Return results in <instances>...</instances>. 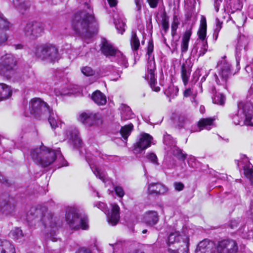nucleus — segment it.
I'll use <instances>...</instances> for the list:
<instances>
[{"mask_svg":"<svg viewBox=\"0 0 253 253\" xmlns=\"http://www.w3.org/2000/svg\"><path fill=\"white\" fill-rule=\"evenodd\" d=\"M90 168L97 177H98L100 179L103 181L105 180L106 178V174L104 171L99 169L95 166H90Z\"/></svg>","mask_w":253,"mask_h":253,"instance_id":"ea45409f","label":"nucleus"},{"mask_svg":"<svg viewBox=\"0 0 253 253\" xmlns=\"http://www.w3.org/2000/svg\"><path fill=\"white\" fill-rule=\"evenodd\" d=\"M27 220L29 222L34 220L41 221L45 228L49 229L50 233L47 235L48 238L53 242L57 240L55 236L59 224L57 223L56 218L53 215L49 214H43L41 209L32 207L27 213Z\"/></svg>","mask_w":253,"mask_h":253,"instance_id":"f03ea898","label":"nucleus"},{"mask_svg":"<svg viewBox=\"0 0 253 253\" xmlns=\"http://www.w3.org/2000/svg\"><path fill=\"white\" fill-rule=\"evenodd\" d=\"M188 164L190 167L192 168H197V162L194 157L190 156L187 161Z\"/></svg>","mask_w":253,"mask_h":253,"instance_id":"5fc2aeb1","label":"nucleus"},{"mask_svg":"<svg viewBox=\"0 0 253 253\" xmlns=\"http://www.w3.org/2000/svg\"><path fill=\"white\" fill-rule=\"evenodd\" d=\"M173 185L175 189L178 191L182 190L184 187V184L181 182H175Z\"/></svg>","mask_w":253,"mask_h":253,"instance_id":"4d7b16f0","label":"nucleus"},{"mask_svg":"<svg viewBox=\"0 0 253 253\" xmlns=\"http://www.w3.org/2000/svg\"><path fill=\"white\" fill-rule=\"evenodd\" d=\"M148 60L147 63L148 74L146 76L147 79L149 80V83L152 89L156 92H158L160 91V88L159 86H155L157 82L155 76L156 65L154 60V57H153L152 59H148Z\"/></svg>","mask_w":253,"mask_h":253,"instance_id":"f3484780","label":"nucleus"},{"mask_svg":"<svg viewBox=\"0 0 253 253\" xmlns=\"http://www.w3.org/2000/svg\"><path fill=\"white\" fill-rule=\"evenodd\" d=\"M115 191L116 194L120 197H123L124 196L125 192L122 187L116 186L115 188Z\"/></svg>","mask_w":253,"mask_h":253,"instance_id":"6e6d98bb","label":"nucleus"},{"mask_svg":"<svg viewBox=\"0 0 253 253\" xmlns=\"http://www.w3.org/2000/svg\"><path fill=\"white\" fill-rule=\"evenodd\" d=\"M47 116H48V122L52 129H55L56 127H58L60 124L58 117L53 112L51 109H50V112Z\"/></svg>","mask_w":253,"mask_h":253,"instance_id":"2f4dec72","label":"nucleus"},{"mask_svg":"<svg viewBox=\"0 0 253 253\" xmlns=\"http://www.w3.org/2000/svg\"><path fill=\"white\" fill-rule=\"evenodd\" d=\"M170 140L171 136L169 135L167 133L164 135V142L166 145H169Z\"/></svg>","mask_w":253,"mask_h":253,"instance_id":"e2e57ef3","label":"nucleus"},{"mask_svg":"<svg viewBox=\"0 0 253 253\" xmlns=\"http://www.w3.org/2000/svg\"><path fill=\"white\" fill-rule=\"evenodd\" d=\"M78 120L88 126H98L102 124L101 116L99 114L89 111L81 113Z\"/></svg>","mask_w":253,"mask_h":253,"instance_id":"f8f14e48","label":"nucleus"},{"mask_svg":"<svg viewBox=\"0 0 253 253\" xmlns=\"http://www.w3.org/2000/svg\"><path fill=\"white\" fill-rule=\"evenodd\" d=\"M167 191V188L160 183H152L148 186V191L149 194H164Z\"/></svg>","mask_w":253,"mask_h":253,"instance_id":"b1692460","label":"nucleus"},{"mask_svg":"<svg viewBox=\"0 0 253 253\" xmlns=\"http://www.w3.org/2000/svg\"><path fill=\"white\" fill-rule=\"evenodd\" d=\"M153 137L149 134L143 133L139 135L133 145L134 153H139L150 147Z\"/></svg>","mask_w":253,"mask_h":253,"instance_id":"2eb2a0df","label":"nucleus"},{"mask_svg":"<svg viewBox=\"0 0 253 253\" xmlns=\"http://www.w3.org/2000/svg\"><path fill=\"white\" fill-rule=\"evenodd\" d=\"M30 155L36 164L44 168L51 165L57 158L63 159L59 149L53 151L45 146L32 150Z\"/></svg>","mask_w":253,"mask_h":253,"instance_id":"7ed1b4c3","label":"nucleus"},{"mask_svg":"<svg viewBox=\"0 0 253 253\" xmlns=\"http://www.w3.org/2000/svg\"><path fill=\"white\" fill-rule=\"evenodd\" d=\"M143 220L147 225L153 226L158 222L159 216L157 211H149L145 213Z\"/></svg>","mask_w":253,"mask_h":253,"instance_id":"5701e85b","label":"nucleus"},{"mask_svg":"<svg viewBox=\"0 0 253 253\" xmlns=\"http://www.w3.org/2000/svg\"><path fill=\"white\" fill-rule=\"evenodd\" d=\"M50 109L48 105L40 98H33L29 102V111L30 115L37 119L47 117Z\"/></svg>","mask_w":253,"mask_h":253,"instance_id":"39448f33","label":"nucleus"},{"mask_svg":"<svg viewBox=\"0 0 253 253\" xmlns=\"http://www.w3.org/2000/svg\"><path fill=\"white\" fill-rule=\"evenodd\" d=\"M150 6L152 8H155L157 6L159 0H147Z\"/></svg>","mask_w":253,"mask_h":253,"instance_id":"0e129e2a","label":"nucleus"},{"mask_svg":"<svg viewBox=\"0 0 253 253\" xmlns=\"http://www.w3.org/2000/svg\"><path fill=\"white\" fill-rule=\"evenodd\" d=\"M130 44L133 50H137L140 46L139 40L135 33L132 34Z\"/></svg>","mask_w":253,"mask_h":253,"instance_id":"a19ab883","label":"nucleus"},{"mask_svg":"<svg viewBox=\"0 0 253 253\" xmlns=\"http://www.w3.org/2000/svg\"><path fill=\"white\" fill-rule=\"evenodd\" d=\"M162 18V25L163 29L166 33L169 28V18L167 16L166 13L164 11L161 14Z\"/></svg>","mask_w":253,"mask_h":253,"instance_id":"37998d69","label":"nucleus"},{"mask_svg":"<svg viewBox=\"0 0 253 253\" xmlns=\"http://www.w3.org/2000/svg\"><path fill=\"white\" fill-rule=\"evenodd\" d=\"M192 120L185 115H180L178 117L177 125L179 127H183L190 131L192 130L191 125Z\"/></svg>","mask_w":253,"mask_h":253,"instance_id":"bb28decb","label":"nucleus"},{"mask_svg":"<svg viewBox=\"0 0 253 253\" xmlns=\"http://www.w3.org/2000/svg\"><path fill=\"white\" fill-rule=\"evenodd\" d=\"M133 128V125L132 124H129L128 125H126L122 127L120 130V133L125 140H127V137L130 134Z\"/></svg>","mask_w":253,"mask_h":253,"instance_id":"58836bf2","label":"nucleus"},{"mask_svg":"<svg viewBox=\"0 0 253 253\" xmlns=\"http://www.w3.org/2000/svg\"><path fill=\"white\" fill-rule=\"evenodd\" d=\"M8 39V36L5 33L2 34L0 36V46L5 44Z\"/></svg>","mask_w":253,"mask_h":253,"instance_id":"052dcab7","label":"nucleus"},{"mask_svg":"<svg viewBox=\"0 0 253 253\" xmlns=\"http://www.w3.org/2000/svg\"><path fill=\"white\" fill-rule=\"evenodd\" d=\"M217 22L216 24V27L214 31V35L215 36V39H217L218 37V33L222 28V22H220L218 19H216Z\"/></svg>","mask_w":253,"mask_h":253,"instance_id":"864d4df0","label":"nucleus"},{"mask_svg":"<svg viewBox=\"0 0 253 253\" xmlns=\"http://www.w3.org/2000/svg\"><path fill=\"white\" fill-rule=\"evenodd\" d=\"M147 158L148 160H149L150 161L153 163L157 164V158L156 155L154 153H150L149 155L147 156Z\"/></svg>","mask_w":253,"mask_h":253,"instance_id":"bf43d9fd","label":"nucleus"},{"mask_svg":"<svg viewBox=\"0 0 253 253\" xmlns=\"http://www.w3.org/2000/svg\"><path fill=\"white\" fill-rule=\"evenodd\" d=\"M122 56H123L125 61H126V63H124V61L123 59L121 57H118V56H115V61L121 66H122L123 67H124L125 68H127L128 66V63L127 61L126 58V57L123 55L122 53Z\"/></svg>","mask_w":253,"mask_h":253,"instance_id":"8fccbe9b","label":"nucleus"},{"mask_svg":"<svg viewBox=\"0 0 253 253\" xmlns=\"http://www.w3.org/2000/svg\"><path fill=\"white\" fill-rule=\"evenodd\" d=\"M239 113H245V119L243 125L253 126V104L250 102L241 101L239 103Z\"/></svg>","mask_w":253,"mask_h":253,"instance_id":"4468645a","label":"nucleus"},{"mask_svg":"<svg viewBox=\"0 0 253 253\" xmlns=\"http://www.w3.org/2000/svg\"><path fill=\"white\" fill-rule=\"evenodd\" d=\"M102 52L107 56H118L123 59L124 62H126L122 56V53L116 49L113 45L106 40H103L102 42L101 48ZM126 63V62H124Z\"/></svg>","mask_w":253,"mask_h":253,"instance_id":"6ab92c4d","label":"nucleus"},{"mask_svg":"<svg viewBox=\"0 0 253 253\" xmlns=\"http://www.w3.org/2000/svg\"><path fill=\"white\" fill-rule=\"evenodd\" d=\"M216 250V245L209 240L200 242L196 249V253H214Z\"/></svg>","mask_w":253,"mask_h":253,"instance_id":"aec40b11","label":"nucleus"},{"mask_svg":"<svg viewBox=\"0 0 253 253\" xmlns=\"http://www.w3.org/2000/svg\"><path fill=\"white\" fill-rule=\"evenodd\" d=\"M191 74V69L187 62L183 63L181 68V76L183 84L186 85L189 81V79Z\"/></svg>","mask_w":253,"mask_h":253,"instance_id":"c85d7f7f","label":"nucleus"},{"mask_svg":"<svg viewBox=\"0 0 253 253\" xmlns=\"http://www.w3.org/2000/svg\"><path fill=\"white\" fill-rule=\"evenodd\" d=\"M66 138L69 140V143L74 148L81 146L82 140L79 136V130L74 127H69L66 130Z\"/></svg>","mask_w":253,"mask_h":253,"instance_id":"a211bd4d","label":"nucleus"},{"mask_svg":"<svg viewBox=\"0 0 253 253\" xmlns=\"http://www.w3.org/2000/svg\"><path fill=\"white\" fill-rule=\"evenodd\" d=\"M238 108L237 113L232 117L233 122L235 125L244 126V125H243V123L245 119V117H244V115L245 114V112L239 113V111L241 108L239 106V104H238Z\"/></svg>","mask_w":253,"mask_h":253,"instance_id":"4c0bfd02","label":"nucleus"},{"mask_svg":"<svg viewBox=\"0 0 253 253\" xmlns=\"http://www.w3.org/2000/svg\"><path fill=\"white\" fill-rule=\"evenodd\" d=\"M77 253H92L89 250L85 249H80Z\"/></svg>","mask_w":253,"mask_h":253,"instance_id":"774afa93","label":"nucleus"},{"mask_svg":"<svg viewBox=\"0 0 253 253\" xmlns=\"http://www.w3.org/2000/svg\"><path fill=\"white\" fill-rule=\"evenodd\" d=\"M154 46L152 42H149L147 47V54L148 56V59L150 58L151 54L153 51Z\"/></svg>","mask_w":253,"mask_h":253,"instance_id":"13d9d810","label":"nucleus"},{"mask_svg":"<svg viewBox=\"0 0 253 253\" xmlns=\"http://www.w3.org/2000/svg\"><path fill=\"white\" fill-rule=\"evenodd\" d=\"M212 101L214 103L223 105L225 101V96L220 93H216L212 98Z\"/></svg>","mask_w":253,"mask_h":253,"instance_id":"c03bdc74","label":"nucleus"},{"mask_svg":"<svg viewBox=\"0 0 253 253\" xmlns=\"http://www.w3.org/2000/svg\"><path fill=\"white\" fill-rule=\"evenodd\" d=\"M178 92V88L174 86H169V88L166 91V92L168 95H169L170 96L172 97H173L174 96H176Z\"/></svg>","mask_w":253,"mask_h":253,"instance_id":"09e8293b","label":"nucleus"},{"mask_svg":"<svg viewBox=\"0 0 253 253\" xmlns=\"http://www.w3.org/2000/svg\"><path fill=\"white\" fill-rule=\"evenodd\" d=\"M179 24V20L176 16L173 17V22L171 24V35L172 37L176 34V30Z\"/></svg>","mask_w":253,"mask_h":253,"instance_id":"49530a36","label":"nucleus"},{"mask_svg":"<svg viewBox=\"0 0 253 253\" xmlns=\"http://www.w3.org/2000/svg\"><path fill=\"white\" fill-rule=\"evenodd\" d=\"M72 26L76 34L83 38H90L97 33V25L93 16L84 11L75 15Z\"/></svg>","mask_w":253,"mask_h":253,"instance_id":"f257e3e1","label":"nucleus"},{"mask_svg":"<svg viewBox=\"0 0 253 253\" xmlns=\"http://www.w3.org/2000/svg\"><path fill=\"white\" fill-rule=\"evenodd\" d=\"M9 236L13 239H18L23 236L22 231L18 227H15L12 229L10 233Z\"/></svg>","mask_w":253,"mask_h":253,"instance_id":"79ce46f5","label":"nucleus"},{"mask_svg":"<svg viewBox=\"0 0 253 253\" xmlns=\"http://www.w3.org/2000/svg\"><path fill=\"white\" fill-rule=\"evenodd\" d=\"M12 92L10 86L3 83L0 84V101L8 98Z\"/></svg>","mask_w":253,"mask_h":253,"instance_id":"c756f323","label":"nucleus"},{"mask_svg":"<svg viewBox=\"0 0 253 253\" xmlns=\"http://www.w3.org/2000/svg\"><path fill=\"white\" fill-rule=\"evenodd\" d=\"M238 247L236 242L232 239L223 240L216 244V251L218 253H236Z\"/></svg>","mask_w":253,"mask_h":253,"instance_id":"ddd939ff","label":"nucleus"},{"mask_svg":"<svg viewBox=\"0 0 253 253\" xmlns=\"http://www.w3.org/2000/svg\"><path fill=\"white\" fill-rule=\"evenodd\" d=\"M35 54L42 60L55 62L59 59L58 49L53 45L45 44L37 47Z\"/></svg>","mask_w":253,"mask_h":253,"instance_id":"0eeeda50","label":"nucleus"},{"mask_svg":"<svg viewBox=\"0 0 253 253\" xmlns=\"http://www.w3.org/2000/svg\"><path fill=\"white\" fill-rule=\"evenodd\" d=\"M91 98L92 100L98 105H104L107 102L106 96L98 90L92 93Z\"/></svg>","mask_w":253,"mask_h":253,"instance_id":"cd10ccee","label":"nucleus"},{"mask_svg":"<svg viewBox=\"0 0 253 253\" xmlns=\"http://www.w3.org/2000/svg\"><path fill=\"white\" fill-rule=\"evenodd\" d=\"M9 22L0 14V29H7L9 28Z\"/></svg>","mask_w":253,"mask_h":253,"instance_id":"603ef678","label":"nucleus"},{"mask_svg":"<svg viewBox=\"0 0 253 253\" xmlns=\"http://www.w3.org/2000/svg\"><path fill=\"white\" fill-rule=\"evenodd\" d=\"M66 220L71 228L84 230L88 228V220L86 217L81 218L77 210L74 208H68L66 211Z\"/></svg>","mask_w":253,"mask_h":253,"instance_id":"423d86ee","label":"nucleus"},{"mask_svg":"<svg viewBox=\"0 0 253 253\" xmlns=\"http://www.w3.org/2000/svg\"><path fill=\"white\" fill-rule=\"evenodd\" d=\"M192 93L191 88L186 89L184 92V95L185 97H188L190 96Z\"/></svg>","mask_w":253,"mask_h":253,"instance_id":"338daca9","label":"nucleus"},{"mask_svg":"<svg viewBox=\"0 0 253 253\" xmlns=\"http://www.w3.org/2000/svg\"><path fill=\"white\" fill-rule=\"evenodd\" d=\"M207 42H202L201 44H197L192 50L191 53L196 55L198 57L203 56L208 50Z\"/></svg>","mask_w":253,"mask_h":253,"instance_id":"393cba45","label":"nucleus"},{"mask_svg":"<svg viewBox=\"0 0 253 253\" xmlns=\"http://www.w3.org/2000/svg\"><path fill=\"white\" fill-rule=\"evenodd\" d=\"M16 60L11 54H6L1 57L0 61V74L10 78L14 73Z\"/></svg>","mask_w":253,"mask_h":253,"instance_id":"1a4fd4ad","label":"nucleus"},{"mask_svg":"<svg viewBox=\"0 0 253 253\" xmlns=\"http://www.w3.org/2000/svg\"><path fill=\"white\" fill-rule=\"evenodd\" d=\"M0 253H16L13 245L6 240L0 239Z\"/></svg>","mask_w":253,"mask_h":253,"instance_id":"a878e982","label":"nucleus"},{"mask_svg":"<svg viewBox=\"0 0 253 253\" xmlns=\"http://www.w3.org/2000/svg\"><path fill=\"white\" fill-rule=\"evenodd\" d=\"M248 43L249 40L244 35L239 37L236 48V60L237 65L239 64L241 57L245 56L248 49Z\"/></svg>","mask_w":253,"mask_h":253,"instance_id":"dca6fc26","label":"nucleus"},{"mask_svg":"<svg viewBox=\"0 0 253 253\" xmlns=\"http://www.w3.org/2000/svg\"><path fill=\"white\" fill-rule=\"evenodd\" d=\"M239 231L242 234V236L244 238H250L253 236L252 232H250L248 233V227L246 228V225L240 228Z\"/></svg>","mask_w":253,"mask_h":253,"instance_id":"de8ad7c7","label":"nucleus"},{"mask_svg":"<svg viewBox=\"0 0 253 253\" xmlns=\"http://www.w3.org/2000/svg\"><path fill=\"white\" fill-rule=\"evenodd\" d=\"M44 24L39 22H30L22 28L24 35L30 39L40 37L44 32Z\"/></svg>","mask_w":253,"mask_h":253,"instance_id":"9d476101","label":"nucleus"},{"mask_svg":"<svg viewBox=\"0 0 253 253\" xmlns=\"http://www.w3.org/2000/svg\"><path fill=\"white\" fill-rule=\"evenodd\" d=\"M121 110L122 120H127L133 117L134 114L129 106L125 104H122Z\"/></svg>","mask_w":253,"mask_h":253,"instance_id":"7c9ffc66","label":"nucleus"},{"mask_svg":"<svg viewBox=\"0 0 253 253\" xmlns=\"http://www.w3.org/2000/svg\"><path fill=\"white\" fill-rule=\"evenodd\" d=\"M189 240L188 237L185 234H181L177 231L171 233L167 241L170 247L169 251L170 253H188Z\"/></svg>","mask_w":253,"mask_h":253,"instance_id":"20e7f679","label":"nucleus"},{"mask_svg":"<svg viewBox=\"0 0 253 253\" xmlns=\"http://www.w3.org/2000/svg\"><path fill=\"white\" fill-rule=\"evenodd\" d=\"M238 224H239L238 220L233 219V220H231L229 226L231 228L234 229L237 227Z\"/></svg>","mask_w":253,"mask_h":253,"instance_id":"69168bd1","label":"nucleus"},{"mask_svg":"<svg viewBox=\"0 0 253 253\" xmlns=\"http://www.w3.org/2000/svg\"><path fill=\"white\" fill-rule=\"evenodd\" d=\"M94 206H96L98 208L100 209L104 212H106V211H107L106 210V205L104 203L99 202L96 205H95Z\"/></svg>","mask_w":253,"mask_h":253,"instance_id":"680f3d73","label":"nucleus"},{"mask_svg":"<svg viewBox=\"0 0 253 253\" xmlns=\"http://www.w3.org/2000/svg\"><path fill=\"white\" fill-rule=\"evenodd\" d=\"M14 6L20 10H24L30 6V2L27 0H13Z\"/></svg>","mask_w":253,"mask_h":253,"instance_id":"e433bc0d","label":"nucleus"},{"mask_svg":"<svg viewBox=\"0 0 253 253\" xmlns=\"http://www.w3.org/2000/svg\"><path fill=\"white\" fill-rule=\"evenodd\" d=\"M15 202L8 196L0 197V214L3 217L11 216L14 214Z\"/></svg>","mask_w":253,"mask_h":253,"instance_id":"9b49d317","label":"nucleus"},{"mask_svg":"<svg viewBox=\"0 0 253 253\" xmlns=\"http://www.w3.org/2000/svg\"><path fill=\"white\" fill-rule=\"evenodd\" d=\"M114 23L118 33L123 34L126 30V19L123 17L115 19Z\"/></svg>","mask_w":253,"mask_h":253,"instance_id":"f704fd0d","label":"nucleus"},{"mask_svg":"<svg viewBox=\"0 0 253 253\" xmlns=\"http://www.w3.org/2000/svg\"><path fill=\"white\" fill-rule=\"evenodd\" d=\"M82 72L86 76H91L94 75L95 72L89 67L82 68Z\"/></svg>","mask_w":253,"mask_h":253,"instance_id":"3c124183","label":"nucleus"},{"mask_svg":"<svg viewBox=\"0 0 253 253\" xmlns=\"http://www.w3.org/2000/svg\"><path fill=\"white\" fill-rule=\"evenodd\" d=\"M111 212L107 214V220L109 224L115 226L120 219V208L116 204H111Z\"/></svg>","mask_w":253,"mask_h":253,"instance_id":"412c9836","label":"nucleus"},{"mask_svg":"<svg viewBox=\"0 0 253 253\" xmlns=\"http://www.w3.org/2000/svg\"><path fill=\"white\" fill-rule=\"evenodd\" d=\"M173 154L179 160L182 161H184L187 157L186 154L183 153L182 150L177 148L173 150Z\"/></svg>","mask_w":253,"mask_h":253,"instance_id":"a18cd8bd","label":"nucleus"},{"mask_svg":"<svg viewBox=\"0 0 253 253\" xmlns=\"http://www.w3.org/2000/svg\"><path fill=\"white\" fill-rule=\"evenodd\" d=\"M214 120V118H211L202 119L198 122V126L200 130L204 128L210 130L211 126L213 125Z\"/></svg>","mask_w":253,"mask_h":253,"instance_id":"473e14b6","label":"nucleus"},{"mask_svg":"<svg viewBox=\"0 0 253 253\" xmlns=\"http://www.w3.org/2000/svg\"><path fill=\"white\" fill-rule=\"evenodd\" d=\"M217 68L218 75L215 74L214 75L215 81L217 84L226 88L227 81L231 74V65L224 58L218 63Z\"/></svg>","mask_w":253,"mask_h":253,"instance_id":"6e6552de","label":"nucleus"},{"mask_svg":"<svg viewBox=\"0 0 253 253\" xmlns=\"http://www.w3.org/2000/svg\"><path fill=\"white\" fill-rule=\"evenodd\" d=\"M206 20L205 17H203L201 20L200 28L198 32L199 37L202 42H205L204 40L206 36Z\"/></svg>","mask_w":253,"mask_h":253,"instance_id":"c9c22d12","label":"nucleus"},{"mask_svg":"<svg viewBox=\"0 0 253 253\" xmlns=\"http://www.w3.org/2000/svg\"><path fill=\"white\" fill-rule=\"evenodd\" d=\"M191 36V30H186L182 37L181 49L182 52H185L187 51L188 48V43L190 37Z\"/></svg>","mask_w":253,"mask_h":253,"instance_id":"72a5a7b5","label":"nucleus"},{"mask_svg":"<svg viewBox=\"0 0 253 253\" xmlns=\"http://www.w3.org/2000/svg\"><path fill=\"white\" fill-rule=\"evenodd\" d=\"M242 162L244 165V171L246 176L250 180L252 184H253V166L250 163L249 159L245 155L242 157Z\"/></svg>","mask_w":253,"mask_h":253,"instance_id":"4be33fe9","label":"nucleus"}]
</instances>
